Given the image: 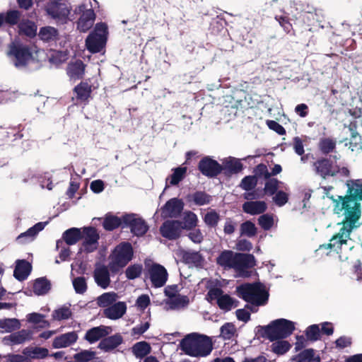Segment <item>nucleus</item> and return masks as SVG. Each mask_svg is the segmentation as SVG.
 <instances>
[{"label": "nucleus", "mask_w": 362, "mask_h": 362, "mask_svg": "<svg viewBox=\"0 0 362 362\" xmlns=\"http://www.w3.org/2000/svg\"><path fill=\"white\" fill-rule=\"evenodd\" d=\"M334 203V210L335 214H340L344 211V218L341 224L343 226L339 231L334 235L330 239V243L327 244L326 248L329 249H341L343 245L347 243L348 240L351 239V234L353 230L357 227V222L361 216V206L359 200L351 193H346L345 196H339L337 199L331 197Z\"/></svg>", "instance_id": "obj_1"}, {"label": "nucleus", "mask_w": 362, "mask_h": 362, "mask_svg": "<svg viewBox=\"0 0 362 362\" xmlns=\"http://www.w3.org/2000/svg\"><path fill=\"white\" fill-rule=\"evenodd\" d=\"M216 262L224 269H233L240 276H249L247 269L255 266V258L252 254L224 250L216 257Z\"/></svg>", "instance_id": "obj_2"}, {"label": "nucleus", "mask_w": 362, "mask_h": 362, "mask_svg": "<svg viewBox=\"0 0 362 362\" xmlns=\"http://www.w3.org/2000/svg\"><path fill=\"white\" fill-rule=\"evenodd\" d=\"M180 347L188 356L206 357L212 351L213 343L209 337L193 332L186 335L181 340Z\"/></svg>", "instance_id": "obj_3"}, {"label": "nucleus", "mask_w": 362, "mask_h": 362, "mask_svg": "<svg viewBox=\"0 0 362 362\" xmlns=\"http://www.w3.org/2000/svg\"><path fill=\"white\" fill-rule=\"evenodd\" d=\"M256 329L258 338L262 337L274 341L289 337L294 331L295 325L292 321L281 318L272 321L267 326L259 325Z\"/></svg>", "instance_id": "obj_4"}, {"label": "nucleus", "mask_w": 362, "mask_h": 362, "mask_svg": "<svg viewBox=\"0 0 362 362\" xmlns=\"http://www.w3.org/2000/svg\"><path fill=\"white\" fill-rule=\"evenodd\" d=\"M239 298L257 306L264 305L269 298V293L261 283H245L236 288Z\"/></svg>", "instance_id": "obj_5"}, {"label": "nucleus", "mask_w": 362, "mask_h": 362, "mask_svg": "<svg viewBox=\"0 0 362 362\" xmlns=\"http://www.w3.org/2000/svg\"><path fill=\"white\" fill-rule=\"evenodd\" d=\"M133 256L134 250L130 243H119L115 247L110 256L111 260L108 264L110 271L113 274L117 273L132 259Z\"/></svg>", "instance_id": "obj_6"}, {"label": "nucleus", "mask_w": 362, "mask_h": 362, "mask_svg": "<svg viewBox=\"0 0 362 362\" xmlns=\"http://www.w3.org/2000/svg\"><path fill=\"white\" fill-rule=\"evenodd\" d=\"M7 56L13 60L16 67L25 66L33 57L30 48L20 41H14L8 45Z\"/></svg>", "instance_id": "obj_7"}, {"label": "nucleus", "mask_w": 362, "mask_h": 362, "mask_svg": "<svg viewBox=\"0 0 362 362\" xmlns=\"http://www.w3.org/2000/svg\"><path fill=\"white\" fill-rule=\"evenodd\" d=\"M124 228H129L132 234L137 237L144 236L149 229L146 221L136 214H124Z\"/></svg>", "instance_id": "obj_8"}, {"label": "nucleus", "mask_w": 362, "mask_h": 362, "mask_svg": "<svg viewBox=\"0 0 362 362\" xmlns=\"http://www.w3.org/2000/svg\"><path fill=\"white\" fill-rule=\"evenodd\" d=\"M45 10L48 16L54 19L57 23H66L70 13V8L67 4L53 1L47 4Z\"/></svg>", "instance_id": "obj_9"}, {"label": "nucleus", "mask_w": 362, "mask_h": 362, "mask_svg": "<svg viewBox=\"0 0 362 362\" xmlns=\"http://www.w3.org/2000/svg\"><path fill=\"white\" fill-rule=\"evenodd\" d=\"M82 246L84 252L90 253L98 249L100 235L95 227L88 226L82 228Z\"/></svg>", "instance_id": "obj_10"}, {"label": "nucleus", "mask_w": 362, "mask_h": 362, "mask_svg": "<svg viewBox=\"0 0 362 362\" xmlns=\"http://www.w3.org/2000/svg\"><path fill=\"white\" fill-rule=\"evenodd\" d=\"M198 170L203 175L210 178L216 177L222 173L221 164L210 156H204L199 160Z\"/></svg>", "instance_id": "obj_11"}, {"label": "nucleus", "mask_w": 362, "mask_h": 362, "mask_svg": "<svg viewBox=\"0 0 362 362\" xmlns=\"http://www.w3.org/2000/svg\"><path fill=\"white\" fill-rule=\"evenodd\" d=\"M149 278L154 288L163 287L168 279L167 269L161 264L153 263L148 270Z\"/></svg>", "instance_id": "obj_12"}, {"label": "nucleus", "mask_w": 362, "mask_h": 362, "mask_svg": "<svg viewBox=\"0 0 362 362\" xmlns=\"http://www.w3.org/2000/svg\"><path fill=\"white\" fill-rule=\"evenodd\" d=\"M182 229L183 223L180 221L167 220L160 226V233L163 238L173 240L180 238Z\"/></svg>", "instance_id": "obj_13"}, {"label": "nucleus", "mask_w": 362, "mask_h": 362, "mask_svg": "<svg viewBox=\"0 0 362 362\" xmlns=\"http://www.w3.org/2000/svg\"><path fill=\"white\" fill-rule=\"evenodd\" d=\"M334 166L333 161L326 157L317 158L313 164V168L315 174L323 180L329 177H334Z\"/></svg>", "instance_id": "obj_14"}, {"label": "nucleus", "mask_w": 362, "mask_h": 362, "mask_svg": "<svg viewBox=\"0 0 362 362\" xmlns=\"http://www.w3.org/2000/svg\"><path fill=\"white\" fill-rule=\"evenodd\" d=\"M184 202L178 198H172L161 207L163 218H177L181 215L184 209Z\"/></svg>", "instance_id": "obj_15"}, {"label": "nucleus", "mask_w": 362, "mask_h": 362, "mask_svg": "<svg viewBox=\"0 0 362 362\" xmlns=\"http://www.w3.org/2000/svg\"><path fill=\"white\" fill-rule=\"evenodd\" d=\"M112 331V327L108 326L100 325L94 327L86 331L84 339L90 344H93L103 339L105 337L108 336Z\"/></svg>", "instance_id": "obj_16"}, {"label": "nucleus", "mask_w": 362, "mask_h": 362, "mask_svg": "<svg viewBox=\"0 0 362 362\" xmlns=\"http://www.w3.org/2000/svg\"><path fill=\"white\" fill-rule=\"evenodd\" d=\"M79 11L82 13L77 21V29L80 32L86 33L92 28L95 19V13L92 8L82 11L81 6L79 7Z\"/></svg>", "instance_id": "obj_17"}, {"label": "nucleus", "mask_w": 362, "mask_h": 362, "mask_svg": "<svg viewBox=\"0 0 362 362\" xmlns=\"http://www.w3.org/2000/svg\"><path fill=\"white\" fill-rule=\"evenodd\" d=\"M221 168L226 177H230L240 173L243 169V165L238 158L229 157L223 160Z\"/></svg>", "instance_id": "obj_18"}, {"label": "nucleus", "mask_w": 362, "mask_h": 362, "mask_svg": "<svg viewBox=\"0 0 362 362\" xmlns=\"http://www.w3.org/2000/svg\"><path fill=\"white\" fill-rule=\"evenodd\" d=\"M124 341L120 333H116L111 336L105 337L100 340L98 348L105 352H110L117 348Z\"/></svg>", "instance_id": "obj_19"}, {"label": "nucleus", "mask_w": 362, "mask_h": 362, "mask_svg": "<svg viewBox=\"0 0 362 362\" xmlns=\"http://www.w3.org/2000/svg\"><path fill=\"white\" fill-rule=\"evenodd\" d=\"M105 45V38L103 35L93 33H90L86 40V45L91 53L100 52Z\"/></svg>", "instance_id": "obj_20"}, {"label": "nucleus", "mask_w": 362, "mask_h": 362, "mask_svg": "<svg viewBox=\"0 0 362 362\" xmlns=\"http://www.w3.org/2000/svg\"><path fill=\"white\" fill-rule=\"evenodd\" d=\"M73 91L76 94L77 101L87 104L91 98L92 86L87 81H81L74 87Z\"/></svg>", "instance_id": "obj_21"}, {"label": "nucleus", "mask_w": 362, "mask_h": 362, "mask_svg": "<svg viewBox=\"0 0 362 362\" xmlns=\"http://www.w3.org/2000/svg\"><path fill=\"white\" fill-rule=\"evenodd\" d=\"M32 270V265L25 259H18L13 271V276L19 281L25 280Z\"/></svg>", "instance_id": "obj_22"}, {"label": "nucleus", "mask_w": 362, "mask_h": 362, "mask_svg": "<svg viewBox=\"0 0 362 362\" xmlns=\"http://www.w3.org/2000/svg\"><path fill=\"white\" fill-rule=\"evenodd\" d=\"M109 267L103 265L96 268L94 271V279L95 283L102 288H107L110 284Z\"/></svg>", "instance_id": "obj_23"}, {"label": "nucleus", "mask_w": 362, "mask_h": 362, "mask_svg": "<svg viewBox=\"0 0 362 362\" xmlns=\"http://www.w3.org/2000/svg\"><path fill=\"white\" fill-rule=\"evenodd\" d=\"M47 222H38L25 232L21 233L16 238L20 243H25L28 241L33 240L39 232L42 230Z\"/></svg>", "instance_id": "obj_24"}, {"label": "nucleus", "mask_w": 362, "mask_h": 362, "mask_svg": "<svg viewBox=\"0 0 362 362\" xmlns=\"http://www.w3.org/2000/svg\"><path fill=\"white\" fill-rule=\"evenodd\" d=\"M127 305L124 302H117L104 310V315L110 320L121 318L126 313Z\"/></svg>", "instance_id": "obj_25"}, {"label": "nucleus", "mask_w": 362, "mask_h": 362, "mask_svg": "<svg viewBox=\"0 0 362 362\" xmlns=\"http://www.w3.org/2000/svg\"><path fill=\"white\" fill-rule=\"evenodd\" d=\"M123 220L124 215H122L121 217H118L112 214L111 213H107L104 217L103 221V227L107 231H112L119 227L124 228V223Z\"/></svg>", "instance_id": "obj_26"}, {"label": "nucleus", "mask_w": 362, "mask_h": 362, "mask_svg": "<svg viewBox=\"0 0 362 362\" xmlns=\"http://www.w3.org/2000/svg\"><path fill=\"white\" fill-rule=\"evenodd\" d=\"M77 339L78 335L75 332H69L55 337L52 346L55 349L67 347L75 343Z\"/></svg>", "instance_id": "obj_27"}, {"label": "nucleus", "mask_w": 362, "mask_h": 362, "mask_svg": "<svg viewBox=\"0 0 362 362\" xmlns=\"http://www.w3.org/2000/svg\"><path fill=\"white\" fill-rule=\"evenodd\" d=\"M267 205L264 201H250L243 204V210L250 215H257L266 211Z\"/></svg>", "instance_id": "obj_28"}, {"label": "nucleus", "mask_w": 362, "mask_h": 362, "mask_svg": "<svg viewBox=\"0 0 362 362\" xmlns=\"http://www.w3.org/2000/svg\"><path fill=\"white\" fill-rule=\"evenodd\" d=\"M186 199L188 202H193L197 206H204L210 204L212 197L204 191H196L187 195Z\"/></svg>", "instance_id": "obj_29"}, {"label": "nucleus", "mask_w": 362, "mask_h": 362, "mask_svg": "<svg viewBox=\"0 0 362 362\" xmlns=\"http://www.w3.org/2000/svg\"><path fill=\"white\" fill-rule=\"evenodd\" d=\"M23 354L28 358L43 359L48 356L49 351L46 348L28 346L23 350Z\"/></svg>", "instance_id": "obj_30"}, {"label": "nucleus", "mask_w": 362, "mask_h": 362, "mask_svg": "<svg viewBox=\"0 0 362 362\" xmlns=\"http://www.w3.org/2000/svg\"><path fill=\"white\" fill-rule=\"evenodd\" d=\"M62 239L68 245H75L82 240L81 229L78 228L67 229L63 233Z\"/></svg>", "instance_id": "obj_31"}, {"label": "nucleus", "mask_w": 362, "mask_h": 362, "mask_svg": "<svg viewBox=\"0 0 362 362\" xmlns=\"http://www.w3.org/2000/svg\"><path fill=\"white\" fill-rule=\"evenodd\" d=\"M32 332L28 329H21L5 337L4 340H9L13 344H21L31 339Z\"/></svg>", "instance_id": "obj_32"}, {"label": "nucleus", "mask_w": 362, "mask_h": 362, "mask_svg": "<svg viewBox=\"0 0 362 362\" xmlns=\"http://www.w3.org/2000/svg\"><path fill=\"white\" fill-rule=\"evenodd\" d=\"M21 13L18 10H8L6 13H0V28L5 23L11 26L18 24Z\"/></svg>", "instance_id": "obj_33"}, {"label": "nucleus", "mask_w": 362, "mask_h": 362, "mask_svg": "<svg viewBox=\"0 0 362 362\" xmlns=\"http://www.w3.org/2000/svg\"><path fill=\"white\" fill-rule=\"evenodd\" d=\"M187 167H177L173 169V173L166 179V185L175 186L178 185L186 176Z\"/></svg>", "instance_id": "obj_34"}, {"label": "nucleus", "mask_w": 362, "mask_h": 362, "mask_svg": "<svg viewBox=\"0 0 362 362\" xmlns=\"http://www.w3.org/2000/svg\"><path fill=\"white\" fill-rule=\"evenodd\" d=\"M38 36L44 42H49L58 40V30L54 27L45 26L40 29Z\"/></svg>", "instance_id": "obj_35"}, {"label": "nucleus", "mask_w": 362, "mask_h": 362, "mask_svg": "<svg viewBox=\"0 0 362 362\" xmlns=\"http://www.w3.org/2000/svg\"><path fill=\"white\" fill-rule=\"evenodd\" d=\"M33 288L36 295L42 296L47 293L51 289V284L46 277H40L35 280Z\"/></svg>", "instance_id": "obj_36"}, {"label": "nucleus", "mask_w": 362, "mask_h": 362, "mask_svg": "<svg viewBox=\"0 0 362 362\" xmlns=\"http://www.w3.org/2000/svg\"><path fill=\"white\" fill-rule=\"evenodd\" d=\"M151 351V347L150 344L145 341L136 342L132 347V352L137 358L146 357Z\"/></svg>", "instance_id": "obj_37"}, {"label": "nucleus", "mask_w": 362, "mask_h": 362, "mask_svg": "<svg viewBox=\"0 0 362 362\" xmlns=\"http://www.w3.org/2000/svg\"><path fill=\"white\" fill-rule=\"evenodd\" d=\"M86 65L81 60H78L68 67L67 73L71 78L80 79L83 77Z\"/></svg>", "instance_id": "obj_38"}, {"label": "nucleus", "mask_w": 362, "mask_h": 362, "mask_svg": "<svg viewBox=\"0 0 362 362\" xmlns=\"http://www.w3.org/2000/svg\"><path fill=\"white\" fill-rule=\"evenodd\" d=\"M336 146V140L329 137L321 138L318 143V148L324 155L332 153L335 150Z\"/></svg>", "instance_id": "obj_39"}, {"label": "nucleus", "mask_w": 362, "mask_h": 362, "mask_svg": "<svg viewBox=\"0 0 362 362\" xmlns=\"http://www.w3.org/2000/svg\"><path fill=\"white\" fill-rule=\"evenodd\" d=\"M18 29L19 34H23L29 37H34L37 34V25L29 20L20 23Z\"/></svg>", "instance_id": "obj_40"}, {"label": "nucleus", "mask_w": 362, "mask_h": 362, "mask_svg": "<svg viewBox=\"0 0 362 362\" xmlns=\"http://www.w3.org/2000/svg\"><path fill=\"white\" fill-rule=\"evenodd\" d=\"M238 301L234 300L228 294H222L218 298L217 305L221 310L230 311L233 307H237Z\"/></svg>", "instance_id": "obj_41"}, {"label": "nucleus", "mask_w": 362, "mask_h": 362, "mask_svg": "<svg viewBox=\"0 0 362 362\" xmlns=\"http://www.w3.org/2000/svg\"><path fill=\"white\" fill-rule=\"evenodd\" d=\"M291 347V344L288 341L279 339L273 342L271 345L272 351L281 356L288 352Z\"/></svg>", "instance_id": "obj_42"}, {"label": "nucleus", "mask_w": 362, "mask_h": 362, "mask_svg": "<svg viewBox=\"0 0 362 362\" xmlns=\"http://www.w3.org/2000/svg\"><path fill=\"white\" fill-rule=\"evenodd\" d=\"M257 233V228L255 223L251 221H246L240 226V236H247L248 238L255 237Z\"/></svg>", "instance_id": "obj_43"}, {"label": "nucleus", "mask_w": 362, "mask_h": 362, "mask_svg": "<svg viewBox=\"0 0 362 362\" xmlns=\"http://www.w3.org/2000/svg\"><path fill=\"white\" fill-rule=\"evenodd\" d=\"M348 193H351L359 201H362V181L360 180H350L346 183Z\"/></svg>", "instance_id": "obj_44"}, {"label": "nucleus", "mask_w": 362, "mask_h": 362, "mask_svg": "<svg viewBox=\"0 0 362 362\" xmlns=\"http://www.w3.org/2000/svg\"><path fill=\"white\" fill-rule=\"evenodd\" d=\"M296 362H320V356H315L313 349H307L300 352L296 356Z\"/></svg>", "instance_id": "obj_45"}, {"label": "nucleus", "mask_w": 362, "mask_h": 362, "mask_svg": "<svg viewBox=\"0 0 362 362\" xmlns=\"http://www.w3.org/2000/svg\"><path fill=\"white\" fill-rule=\"evenodd\" d=\"M21 327L20 321L16 318H6L0 320V328L6 332H11Z\"/></svg>", "instance_id": "obj_46"}, {"label": "nucleus", "mask_w": 362, "mask_h": 362, "mask_svg": "<svg viewBox=\"0 0 362 362\" xmlns=\"http://www.w3.org/2000/svg\"><path fill=\"white\" fill-rule=\"evenodd\" d=\"M266 180L267 181L264 187V194L268 196L274 195V194L278 192L281 182L278 180V179L274 177L271 178V177Z\"/></svg>", "instance_id": "obj_47"}, {"label": "nucleus", "mask_w": 362, "mask_h": 362, "mask_svg": "<svg viewBox=\"0 0 362 362\" xmlns=\"http://www.w3.org/2000/svg\"><path fill=\"white\" fill-rule=\"evenodd\" d=\"M203 219L207 226L214 228L218 226L220 215L216 210L211 209L204 215Z\"/></svg>", "instance_id": "obj_48"}, {"label": "nucleus", "mask_w": 362, "mask_h": 362, "mask_svg": "<svg viewBox=\"0 0 362 362\" xmlns=\"http://www.w3.org/2000/svg\"><path fill=\"white\" fill-rule=\"evenodd\" d=\"M305 335L308 341H316L321 339L320 329L319 325H312L308 326L305 331Z\"/></svg>", "instance_id": "obj_49"}, {"label": "nucleus", "mask_w": 362, "mask_h": 362, "mask_svg": "<svg viewBox=\"0 0 362 362\" xmlns=\"http://www.w3.org/2000/svg\"><path fill=\"white\" fill-rule=\"evenodd\" d=\"M45 315L40 313H32L28 315V321L35 325H39L40 327L45 328L49 327V322L45 320Z\"/></svg>", "instance_id": "obj_50"}, {"label": "nucleus", "mask_w": 362, "mask_h": 362, "mask_svg": "<svg viewBox=\"0 0 362 362\" xmlns=\"http://www.w3.org/2000/svg\"><path fill=\"white\" fill-rule=\"evenodd\" d=\"M116 299L117 294L115 293H105L98 297V303L100 307H109Z\"/></svg>", "instance_id": "obj_51"}, {"label": "nucleus", "mask_w": 362, "mask_h": 362, "mask_svg": "<svg viewBox=\"0 0 362 362\" xmlns=\"http://www.w3.org/2000/svg\"><path fill=\"white\" fill-rule=\"evenodd\" d=\"M257 178L254 175H247L244 177L240 184V187L248 192L253 189L257 185Z\"/></svg>", "instance_id": "obj_52"}, {"label": "nucleus", "mask_w": 362, "mask_h": 362, "mask_svg": "<svg viewBox=\"0 0 362 362\" xmlns=\"http://www.w3.org/2000/svg\"><path fill=\"white\" fill-rule=\"evenodd\" d=\"M95 356V352L90 350H83L74 355L76 362H90Z\"/></svg>", "instance_id": "obj_53"}, {"label": "nucleus", "mask_w": 362, "mask_h": 362, "mask_svg": "<svg viewBox=\"0 0 362 362\" xmlns=\"http://www.w3.org/2000/svg\"><path fill=\"white\" fill-rule=\"evenodd\" d=\"M236 332L233 324L227 322L221 327V336L225 340L231 339Z\"/></svg>", "instance_id": "obj_54"}, {"label": "nucleus", "mask_w": 362, "mask_h": 362, "mask_svg": "<svg viewBox=\"0 0 362 362\" xmlns=\"http://www.w3.org/2000/svg\"><path fill=\"white\" fill-rule=\"evenodd\" d=\"M142 269L143 267L141 264H136L130 265L125 271L126 276L129 280L135 279L141 276Z\"/></svg>", "instance_id": "obj_55"}, {"label": "nucleus", "mask_w": 362, "mask_h": 362, "mask_svg": "<svg viewBox=\"0 0 362 362\" xmlns=\"http://www.w3.org/2000/svg\"><path fill=\"white\" fill-rule=\"evenodd\" d=\"M182 258L185 262L192 264H199L202 260L199 252L184 251Z\"/></svg>", "instance_id": "obj_56"}, {"label": "nucleus", "mask_w": 362, "mask_h": 362, "mask_svg": "<svg viewBox=\"0 0 362 362\" xmlns=\"http://www.w3.org/2000/svg\"><path fill=\"white\" fill-rule=\"evenodd\" d=\"M258 224L264 230H270L274 225V218L272 215L265 214L258 218Z\"/></svg>", "instance_id": "obj_57"}, {"label": "nucleus", "mask_w": 362, "mask_h": 362, "mask_svg": "<svg viewBox=\"0 0 362 362\" xmlns=\"http://www.w3.org/2000/svg\"><path fill=\"white\" fill-rule=\"evenodd\" d=\"M73 286L76 293L83 294L88 288L85 277L78 276L74 279Z\"/></svg>", "instance_id": "obj_58"}, {"label": "nucleus", "mask_w": 362, "mask_h": 362, "mask_svg": "<svg viewBox=\"0 0 362 362\" xmlns=\"http://www.w3.org/2000/svg\"><path fill=\"white\" fill-rule=\"evenodd\" d=\"M52 316L54 320H67L71 316V312L69 308L62 307L54 310Z\"/></svg>", "instance_id": "obj_59"}, {"label": "nucleus", "mask_w": 362, "mask_h": 362, "mask_svg": "<svg viewBox=\"0 0 362 362\" xmlns=\"http://www.w3.org/2000/svg\"><path fill=\"white\" fill-rule=\"evenodd\" d=\"M197 216L192 211H189L184 217V229L191 230L197 226Z\"/></svg>", "instance_id": "obj_60"}, {"label": "nucleus", "mask_w": 362, "mask_h": 362, "mask_svg": "<svg viewBox=\"0 0 362 362\" xmlns=\"http://www.w3.org/2000/svg\"><path fill=\"white\" fill-rule=\"evenodd\" d=\"M275 20L279 22L286 33L289 34L293 31V25L290 22L288 16L276 15Z\"/></svg>", "instance_id": "obj_61"}, {"label": "nucleus", "mask_w": 362, "mask_h": 362, "mask_svg": "<svg viewBox=\"0 0 362 362\" xmlns=\"http://www.w3.org/2000/svg\"><path fill=\"white\" fill-rule=\"evenodd\" d=\"M288 197L289 195L288 193L282 190H279L274 194V196L273 197V201L276 206L281 207L284 206L288 202Z\"/></svg>", "instance_id": "obj_62"}, {"label": "nucleus", "mask_w": 362, "mask_h": 362, "mask_svg": "<svg viewBox=\"0 0 362 362\" xmlns=\"http://www.w3.org/2000/svg\"><path fill=\"white\" fill-rule=\"evenodd\" d=\"M255 175L256 177H264V179H269L271 177V174L267 169V167L264 163L258 164L254 170Z\"/></svg>", "instance_id": "obj_63"}, {"label": "nucleus", "mask_w": 362, "mask_h": 362, "mask_svg": "<svg viewBox=\"0 0 362 362\" xmlns=\"http://www.w3.org/2000/svg\"><path fill=\"white\" fill-rule=\"evenodd\" d=\"M223 293V291L221 288L213 287L209 290L206 294V300L210 303L216 300L217 303L218 298H221Z\"/></svg>", "instance_id": "obj_64"}]
</instances>
